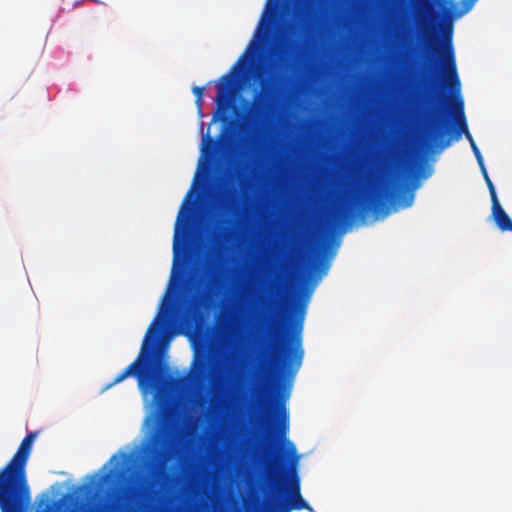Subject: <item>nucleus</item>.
Returning <instances> with one entry per match:
<instances>
[{
    "label": "nucleus",
    "instance_id": "f257e3e1",
    "mask_svg": "<svg viewBox=\"0 0 512 512\" xmlns=\"http://www.w3.org/2000/svg\"><path fill=\"white\" fill-rule=\"evenodd\" d=\"M461 7L455 0H440L441 17L437 27L442 31V40L436 50L437 61H429L423 68L422 83L429 91L431 100L442 97L441 87L447 85L453 92L459 93L460 79L457 72L454 47L452 44L453 21L468 13L477 0H460Z\"/></svg>",
    "mask_w": 512,
    "mask_h": 512
},
{
    "label": "nucleus",
    "instance_id": "f03ea898",
    "mask_svg": "<svg viewBox=\"0 0 512 512\" xmlns=\"http://www.w3.org/2000/svg\"><path fill=\"white\" fill-rule=\"evenodd\" d=\"M305 310L306 304L298 306L297 317L290 334L281 340L269 338L267 343L269 356L278 370L279 378L276 384L279 391L276 401L277 423L274 428L278 438H284L288 430V414L285 404L290 396L292 381L304 358L302 330Z\"/></svg>",
    "mask_w": 512,
    "mask_h": 512
},
{
    "label": "nucleus",
    "instance_id": "7ed1b4c3",
    "mask_svg": "<svg viewBox=\"0 0 512 512\" xmlns=\"http://www.w3.org/2000/svg\"><path fill=\"white\" fill-rule=\"evenodd\" d=\"M163 329L164 321L159 322L158 315L150 324L136 359L118 374L111 383L107 384L105 389L121 383L130 376H134L137 378L138 386L144 395L152 394L154 401H159L162 398L168 382L164 367L157 358L156 347Z\"/></svg>",
    "mask_w": 512,
    "mask_h": 512
},
{
    "label": "nucleus",
    "instance_id": "20e7f679",
    "mask_svg": "<svg viewBox=\"0 0 512 512\" xmlns=\"http://www.w3.org/2000/svg\"><path fill=\"white\" fill-rule=\"evenodd\" d=\"M35 438V432L28 433L11 459L0 469L1 512H29L31 490L26 468Z\"/></svg>",
    "mask_w": 512,
    "mask_h": 512
},
{
    "label": "nucleus",
    "instance_id": "39448f33",
    "mask_svg": "<svg viewBox=\"0 0 512 512\" xmlns=\"http://www.w3.org/2000/svg\"><path fill=\"white\" fill-rule=\"evenodd\" d=\"M453 112L457 127L452 129L450 137L446 138L449 133L448 121L443 111H437L426 124V139L430 146L439 149H445L451 144L452 140H459L461 134L464 133L469 140L470 145L473 140L470 134L464 113V102L460 97L455 98L453 103Z\"/></svg>",
    "mask_w": 512,
    "mask_h": 512
},
{
    "label": "nucleus",
    "instance_id": "423d86ee",
    "mask_svg": "<svg viewBox=\"0 0 512 512\" xmlns=\"http://www.w3.org/2000/svg\"><path fill=\"white\" fill-rule=\"evenodd\" d=\"M284 81V77L277 74L272 80H265L261 82V90L254 93L252 98V108L247 115V137L246 140L249 144L255 142L260 135L263 124L270 114L272 107L279 94L277 84Z\"/></svg>",
    "mask_w": 512,
    "mask_h": 512
},
{
    "label": "nucleus",
    "instance_id": "0eeeda50",
    "mask_svg": "<svg viewBox=\"0 0 512 512\" xmlns=\"http://www.w3.org/2000/svg\"><path fill=\"white\" fill-rule=\"evenodd\" d=\"M172 447V439L167 431H158L153 436L151 445L147 449L148 484L155 483L161 476L164 464L171 458Z\"/></svg>",
    "mask_w": 512,
    "mask_h": 512
},
{
    "label": "nucleus",
    "instance_id": "6e6552de",
    "mask_svg": "<svg viewBox=\"0 0 512 512\" xmlns=\"http://www.w3.org/2000/svg\"><path fill=\"white\" fill-rule=\"evenodd\" d=\"M283 488L288 492L290 501L284 502L280 498L274 499V512H291L292 510L313 511L301 495L300 478L295 468L283 474Z\"/></svg>",
    "mask_w": 512,
    "mask_h": 512
},
{
    "label": "nucleus",
    "instance_id": "1a4fd4ad",
    "mask_svg": "<svg viewBox=\"0 0 512 512\" xmlns=\"http://www.w3.org/2000/svg\"><path fill=\"white\" fill-rule=\"evenodd\" d=\"M246 59L247 53H244L233 65L231 71L224 74L217 82V96L215 99L217 104V111L213 116V120L217 119L221 111L225 112L230 107L231 101L236 90V80L233 73L235 70H237L238 66H240Z\"/></svg>",
    "mask_w": 512,
    "mask_h": 512
},
{
    "label": "nucleus",
    "instance_id": "9d476101",
    "mask_svg": "<svg viewBox=\"0 0 512 512\" xmlns=\"http://www.w3.org/2000/svg\"><path fill=\"white\" fill-rule=\"evenodd\" d=\"M396 198V190L390 184H384L376 192L369 194L360 203V210L363 212L381 211L385 205Z\"/></svg>",
    "mask_w": 512,
    "mask_h": 512
},
{
    "label": "nucleus",
    "instance_id": "9b49d317",
    "mask_svg": "<svg viewBox=\"0 0 512 512\" xmlns=\"http://www.w3.org/2000/svg\"><path fill=\"white\" fill-rule=\"evenodd\" d=\"M192 371L196 382L207 380L213 373L210 362V345L206 340H203L196 348Z\"/></svg>",
    "mask_w": 512,
    "mask_h": 512
},
{
    "label": "nucleus",
    "instance_id": "f8f14e48",
    "mask_svg": "<svg viewBox=\"0 0 512 512\" xmlns=\"http://www.w3.org/2000/svg\"><path fill=\"white\" fill-rule=\"evenodd\" d=\"M212 295V289L209 288L200 295L194 296L187 300L182 311V318L186 322H196L202 316L201 309L207 306V302Z\"/></svg>",
    "mask_w": 512,
    "mask_h": 512
},
{
    "label": "nucleus",
    "instance_id": "ddd939ff",
    "mask_svg": "<svg viewBox=\"0 0 512 512\" xmlns=\"http://www.w3.org/2000/svg\"><path fill=\"white\" fill-rule=\"evenodd\" d=\"M492 217L500 230L512 232V219L502 208L499 201L492 203Z\"/></svg>",
    "mask_w": 512,
    "mask_h": 512
},
{
    "label": "nucleus",
    "instance_id": "4468645a",
    "mask_svg": "<svg viewBox=\"0 0 512 512\" xmlns=\"http://www.w3.org/2000/svg\"><path fill=\"white\" fill-rule=\"evenodd\" d=\"M300 49V43L298 41H289L281 49V57L279 60V67L287 70L292 66V59Z\"/></svg>",
    "mask_w": 512,
    "mask_h": 512
},
{
    "label": "nucleus",
    "instance_id": "2eb2a0df",
    "mask_svg": "<svg viewBox=\"0 0 512 512\" xmlns=\"http://www.w3.org/2000/svg\"><path fill=\"white\" fill-rule=\"evenodd\" d=\"M234 236L233 229L229 227H221L213 233V246L220 250L226 242L232 240Z\"/></svg>",
    "mask_w": 512,
    "mask_h": 512
},
{
    "label": "nucleus",
    "instance_id": "dca6fc26",
    "mask_svg": "<svg viewBox=\"0 0 512 512\" xmlns=\"http://www.w3.org/2000/svg\"><path fill=\"white\" fill-rule=\"evenodd\" d=\"M191 196V191L188 192V194L186 195L185 199H184V202L181 206V210L179 212V215H178V218H177V221H176V224H175V235H174V243H173V253H174V260L176 261L179 257V253H180V247H179V227H180V221H181V217H182V212L187 204V202L189 201V198Z\"/></svg>",
    "mask_w": 512,
    "mask_h": 512
},
{
    "label": "nucleus",
    "instance_id": "f3484780",
    "mask_svg": "<svg viewBox=\"0 0 512 512\" xmlns=\"http://www.w3.org/2000/svg\"><path fill=\"white\" fill-rule=\"evenodd\" d=\"M318 3L319 0H298V13L306 17L315 11Z\"/></svg>",
    "mask_w": 512,
    "mask_h": 512
},
{
    "label": "nucleus",
    "instance_id": "a211bd4d",
    "mask_svg": "<svg viewBox=\"0 0 512 512\" xmlns=\"http://www.w3.org/2000/svg\"><path fill=\"white\" fill-rule=\"evenodd\" d=\"M238 196H239L238 191L236 189H234L231 194V197L229 198V200L227 202H225V205H224V207L227 211L238 209V201H237Z\"/></svg>",
    "mask_w": 512,
    "mask_h": 512
},
{
    "label": "nucleus",
    "instance_id": "6ab92c4d",
    "mask_svg": "<svg viewBox=\"0 0 512 512\" xmlns=\"http://www.w3.org/2000/svg\"><path fill=\"white\" fill-rule=\"evenodd\" d=\"M194 95L196 96V105L198 106L199 111H201V105L203 102V96L205 92L204 86H194L192 89Z\"/></svg>",
    "mask_w": 512,
    "mask_h": 512
},
{
    "label": "nucleus",
    "instance_id": "aec40b11",
    "mask_svg": "<svg viewBox=\"0 0 512 512\" xmlns=\"http://www.w3.org/2000/svg\"><path fill=\"white\" fill-rule=\"evenodd\" d=\"M328 269H329V263L327 261L317 259L313 263V270L314 271H319V272L325 274L328 271Z\"/></svg>",
    "mask_w": 512,
    "mask_h": 512
},
{
    "label": "nucleus",
    "instance_id": "412c9836",
    "mask_svg": "<svg viewBox=\"0 0 512 512\" xmlns=\"http://www.w3.org/2000/svg\"><path fill=\"white\" fill-rule=\"evenodd\" d=\"M485 182H486V185H487V187L489 189V193H490V197H491V203L499 201L498 197H497V194H496V190H495L494 184L491 181L490 177H486Z\"/></svg>",
    "mask_w": 512,
    "mask_h": 512
},
{
    "label": "nucleus",
    "instance_id": "4be33fe9",
    "mask_svg": "<svg viewBox=\"0 0 512 512\" xmlns=\"http://www.w3.org/2000/svg\"><path fill=\"white\" fill-rule=\"evenodd\" d=\"M471 149H472V151H473V153H474V155H475V157H476V159H477L478 164H479V165H482V162H483L484 160H483L482 154H481V152H480V150H479V148L477 147V145H476V143H475V142H472V144H471Z\"/></svg>",
    "mask_w": 512,
    "mask_h": 512
},
{
    "label": "nucleus",
    "instance_id": "5701e85b",
    "mask_svg": "<svg viewBox=\"0 0 512 512\" xmlns=\"http://www.w3.org/2000/svg\"><path fill=\"white\" fill-rule=\"evenodd\" d=\"M479 167L481 169L483 178L486 180V177H489V175H488V172H487V170L485 168L484 161L482 162V165H479Z\"/></svg>",
    "mask_w": 512,
    "mask_h": 512
},
{
    "label": "nucleus",
    "instance_id": "b1692460",
    "mask_svg": "<svg viewBox=\"0 0 512 512\" xmlns=\"http://www.w3.org/2000/svg\"><path fill=\"white\" fill-rule=\"evenodd\" d=\"M349 216V212L347 210H343L341 211V213L339 214V219H346L347 217Z\"/></svg>",
    "mask_w": 512,
    "mask_h": 512
},
{
    "label": "nucleus",
    "instance_id": "393cba45",
    "mask_svg": "<svg viewBox=\"0 0 512 512\" xmlns=\"http://www.w3.org/2000/svg\"><path fill=\"white\" fill-rule=\"evenodd\" d=\"M412 201H413V194H410L409 195V199L405 201L404 203V207H408L412 204Z\"/></svg>",
    "mask_w": 512,
    "mask_h": 512
},
{
    "label": "nucleus",
    "instance_id": "a878e982",
    "mask_svg": "<svg viewBox=\"0 0 512 512\" xmlns=\"http://www.w3.org/2000/svg\"><path fill=\"white\" fill-rule=\"evenodd\" d=\"M205 141H209V143H210L211 145H214V144H215V142L213 141V139H211V138H209V137H206V138H205Z\"/></svg>",
    "mask_w": 512,
    "mask_h": 512
},
{
    "label": "nucleus",
    "instance_id": "bb28decb",
    "mask_svg": "<svg viewBox=\"0 0 512 512\" xmlns=\"http://www.w3.org/2000/svg\"><path fill=\"white\" fill-rule=\"evenodd\" d=\"M110 474H106L104 477H103V481H107L108 477H109Z\"/></svg>",
    "mask_w": 512,
    "mask_h": 512
},
{
    "label": "nucleus",
    "instance_id": "cd10ccee",
    "mask_svg": "<svg viewBox=\"0 0 512 512\" xmlns=\"http://www.w3.org/2000/svg\"><path fill=\"white\" fill-rule=\"evenodd\" d=\"M221 120H222L223 122H225V121H227V117H226V116H222Z\"/></svg>",
    "mask_w": 512,
    "mask_h": 512
}]
</instances>
